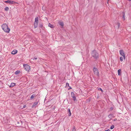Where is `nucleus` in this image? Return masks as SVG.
I'll use <instances>...</instances> for the list:
<instances>
[{
	"mask_svg": "<svg viewBox=\"0 0 131 131\" xmlns=\"http://www.w3.org/2000/svg\"><path fill=\"white\" fill-rule=\"evenodd\" d=\"M3 30L6 32L8 33L10 31V29L8 28L6 24H3L2 26Z\"/></svg>",
	"mask_w": 131,
	"mask_h": 131,
	"instance_id": "f257e3e1",
	"label": "nucleus"
},
{
	"mask_svg": "<svg viewBox=\"0 0 131 131\" xmlns=\"http://www.w3.org/2000/svg\"><path fill=\"white\" fill-rule=\"evenodd\" d=\"M92 56L95 58H97L99 57L98 53L96 51H93L92 53Z\"/></svg>",
	"mask_w": 131,
	"mask_h": 131,
	"instance_id": "f03ea898",
	"label": "nucleus"
},
{
	"mask_svg": "<svg viewBox=\"0 0 131 131\" xmlns=\"http://www.w3.org/2000/svg\"><path fill=\"white\" fill-rule=\"evenodd\" d=\"M24 69L27 71H28L30 69V66L27 64H24Z\"/></svg>",
	"mask_w": 131,
	"mask_h": 131,
	"instance_id": "7ed1b4c3",
	"label": "nucleus"
},
{
	"mask_svg": "<svg viewBox=\"0 0 131 131\" xmlns=\"http://www.w3.org/2000/svg\"><path fill=\"white\" fill-rule=\"evenodd\" d=\"M93 71L94 74L97 76L99 75V73L97 69L96 68L93 69Z\"/></svg>",
	"mask_w": 131,
	"mask_h": 131,
	"instance_id": "20e7f679",
	"label": "nucleus"
},
{
	"mask_svg": "<svg viewBox=\"0 0 131 131\" xmlns=\"http://www.w3.org/2000/svg\"><path fill=\"white\" fill-rule=\"evenodd\" d=\"M120 54L123 56L124 59L125 58V56L124 51L122 50H120L119 51Z\"/></svg>",
	"mask_w": 131,
	"mask_h": 131,
	"instance_id": "39448f33",
	"label": "nucleus"
},
{
	"mask_svg": "<svg viewBox=\"0 0 131 131\" xmlns=\"http://www.w3.org/2000/svg\"><path fill=\"white\" fill-rule=\"evenodd\" d=\"M5 2L9 4H14L16 3V2L10 0H8L7 1H5Z\"/></svg>",
	"mask_w": 131,
	"mask_h": 131,
	"instance_id": "423d86ee",
	"label": "nucleus"
},
{
	"mask_svg": "<svg viewBox=\"0 0 131 131\" xmlns=\"http://www.w3.org/2000/svg\"><path fill=\"white\" fill-rule=\"evenodd\" d=\"M71 94L73 100L74 101L76 99V97L74 95V93L73 92H72L71 93Z\"/></svg>",
	"mask_w": 131,
	"mask_h": 131,
	"instance_id": "0eeeda50",
	"label": "nucleus"
},
{
	"mask_svg": "<svg viewBox=\"0 0 131 131\" xmlns=\"http://www.w3.org/2000/svg\"><path fill=\"white\" fill-rule=\"evenodd\" d=\"M17 51L16 50H13L12 52V53L13 54H16L17 52Z\"/></svg>",
	"mask_w": 131,
	"mask_h": 131,
	"instance_id": "6e6552de",
	"label": "nucleus"
},
{
	"mask_svg": "<svg viewBox=\"0 0 131 131\" xmlns=\"http://www.w3.org/2000/svg\"><path fill=\"white\" fill-rule=\"evenodd\" d=\"M48 26L52 28H54V26L52 24H51L50 23L49 24Z\"/></svg>",
	"mask_w": 131,
	"mask_h": 131,
	"instance_id": "1a4fd4ad",
	"label": "nucleus"
},
{
	"mask_svg": "<svg viewBox=\"0 0 131 131\" xmlns=\"http://www.w3.org/2000/svg\"><path fill=\"white\" fill-rule=\"evenodd\" d=\"M38 23L37 22H35L34 23V27L35 28H36L38 25Z\"/></svg>",
	"mask_w": 131,
	"mask_h": 131,
	"instance_id": "9d476101",
	"label": "nucleus"
},
{
	"mask_svg": "<svg viewBox=\"0 0 131 131\" xmlns=\"http://www.w3.org/2000/svg\"><path fill=\"white\" fill-rule=\"evenodd\" d=\"M15 84L14 83H12L10 85V87H12L14 86Z\"/></svg>",
	"mask_w": 131,
	"mask_h": 131,
	"instance_id": "9b49d317",
	"label": "nucleus"
},
{
	"mask_svg": "<svg viewBox=\"0 0 131 131\" xmlns=\"http://www.w3.org/2000/svg\"><path fill=\"white\" fill-rule=\"evenodd\" d=\"M118 75H120L121 74V69H119L118 70Z\"/></svg>",
	"mask_w": 131,
	"mask_h": 131,
	"instance_id": "f8f14e48",
	"label": "nucleus"
},
{
	"mask_svg": "<svg viewBox=\"0 0 131 131\" xmlns=\"http://www.w3.org/2000/svg\"><path fill=\"white\" fill-rule=\"evenodd\" d=\"M59 24L61 26H63L64 25V24L62 22H60L59 23Z\"/></svg>",
	"mask_w": 131,
	"mask_h": 131,
	"instance_id": "ddd939ff",
	"label": "nucleus"
},
{
	"mask_svg": "<svg viewBox=\"0 0 131 131\" xmlns=\"http://www.w3.org/2000/svg\"><path fill=\"white\" fill-rule=\"evenodd\" d=\"M38 102H35L33 104V105L32 106V107H34V106H36V105H37L38 104Z\"/></svg>",
	"mask_w": 131,
	"mask_h": 131,
	"instance_id": "4468645a",
	"label": "nucleus"
},
{
	"mask_svg": "<svg viewBox=\"0 0 131 131\" xmlns=\"http://www.w3.org/2000/svg\"><path fill=\"white\" fill-rule=\"evenodd\" d=\"M35 22H37L38 23V18L37 17H36L35 19Z\"/></svg>",
	"mask_w": 131,
	"mask_h": 131,
	"instance_id": "2eb2a0df",
	"label": "nucleus"
},
{
	"mask_svg": "<svg viewBox=\"0 0 131 131\" xmlns=\"http://www.w3.org/2000/svg\"><path fill=\"white\" fill-rule=\"evenodd\" d=\"M68 112L69 113V116H70L71 115V113L70 109L69 108L68 110Z\"/></svg>",
	"mask_w": 131,
	"mask_h": 131,
	"instance_id": "dca6fc26",
	"label": "nucleus"
},
{
	"mask_svg": "<svg viewBox=\"0 0 131 131\" xmlns=\"http://www.w3.org/2000/svg\"><path fill=\"white\" fill-rule=\"evenodd\" d=\"M35 96V95L34 94H33L30 97V98L33 99Z\"/></svg>",
	"mask_w": 131,
	"mask_h": 131,
	"instance_id": "f3484780",
	"label": "nucleus"
},
{
	"mask_svg": "<svg viewBox=\"0 0 131 131\" xmlns=\"http://www.w3.org/2000/svg\"><path fill=\"white\" fill-rule=\"evenodd\" d=\"M108 117L110 118H112V114H110L108 116Z\"/></svg>",
	"mask_w": 131,
	"mask_h": 131,
	"instance_id": "a211bd4d",
	"label": "nucleus"
},
{
	"mask_svg": "<svg viewBox=\"0 0 131 131\" xmlns=\"http://www.w3.org/2000/svg\"><path fill=\"white\" fill-rule=\"evenodd\" d=\"M20 71L19 70L15 72V74H19L20 72Z\"/></svg>",
	"mask_w": 131,
	"mask_h": 131,
	"instance_id": "6ab92c4d",
	"label": "nucleus"
},
{
	"mask_svg": "<svg viewBox=\"0 0 131 131\" xmlns=\"http://www.w3.org/2000/svg\"><path fill=\"white\" fill-rule=\"evenodd\" d=\"M37 59V57H34V58H31V60L32 61V60H34V59L36 60V59Z\"/></svg>",
	"mask_w": 131,
	"mask_h": 131,
	"instance_id": "aec40b11",
	"label": "nucleus"
},
{
	"mask_svg": "<svg viewBox=\"0 0 131 131\" xmlns=\"http://www.w3.org/2000/svg\"><path fill=\"white\" fill-rule=\"evenodd\" d=\"M120 60L121 61H122L123 60V58L122 57H121L120 58Z\"/></svg>",
	"mask_w": 131,
	"mask_h": 131,
	"instance_id": "412c9836",
	"label": "nucleus"
},
{
	"mask_svg": "<svg viewBox=\"0 0 131 131\" xmlns=\"http://www.w3.org/2000/svg\"><path fill=\"white\" fill-rule=\"evenodd\" d=\"M114 125H112L110 127V129H112L114 128Z\"/></svg>",
	"mask_w": 131,
	"mask_h": 131,
	"instance_id": "4be33fe9",
	"label": "nucleus"
},
{
	"mask_svg": "<svg viewBox=\"0 0 131 131\" xmlns=\"http://www.w3.org/2000/svg\"><path fill=\"white\" fill-rule=\"evenodd\" d=\"M9 8L8 7H6L5 8V10L6 11H7L8 9Z\"/></svg>",
	"mask_w": 131,
	"mask_h": 131,
	"instance_id": "5701e85b",
	"label": "nucleus"
},
{
	"mask_svg": "<svg viewBox=\"0 0 131 131\" xmlns=\"http://www.w3.org/2000/svg\"><path fill=\"white\" fill-rule=\"evenodd\" d=\"M122 19L124 20H125V17H124V15L123 16V17H122Z\"/></svg>",
	"mask_w": 131,
	"mask_h": 131,
	"instance_id": "b1692460",
	"label": "nucleus"
},
{
	"mask_svg": "<svg viewBox=\"0 0 131 131\" xmlns=\"http://www.w3.org/2000/svg\"><path fill=\"white\" fill-rule=\"evenodd\" d=\"M72 131H76V130L75 128H73V130H72Z\"/></svg>",
	"mask_w": 131,
	"mask_h": 131,
	"instance_id": "393cba45",
	"label": "nucleus"
},
{
	"mask_svg": "<svg viewBox=\"0 0 131 131\" xmlns=\"http://www.w3.org/2000/svg\"><path fill=\"white\" fill-rule=\"evenodd\" d=\"M66 85L67 86H69V84L68 83H66Z\"/></svg>",
	"mask_w": 131,
	"mask_h": 131,
	"instance_id": "a878e982",
	"label": "nucleus"
},
{
	"mask_svg": "<svg viewBox=\"0 0 131 131\" xmlns=\"http://www.w3.org/2000/svg\"><path fill=\"white\" fill-rule=\"evenodd\" d=\"M28 41H25L24 42V43H28Z\"/></svg>",
	"mask_w": 131,
	"mask_h": 131,
	"instance_id": "bb28decb",
	"label": "nucleus"
},
{
	"mask_svg": "<svg viewBox=\"0 0 131 131\" xmlns=\"http://www.w3.org/2000/svg\"><path fill=\"white\" fill-rule=\"evenodd\" d=\"M119 23H118V28H119Z\"/></svg>",
	"mask_w": 131,
	"mask_h": 131,
	"instance_id": "cd10ccee",
	"label": "nucleus"
},
{
	"mask_svg": "<svg viewBox=\"0 0 131 131\" xmlns=\"http://www.w3.org/2000/svg\"><path fill=\"white\" fill-rule=\"evenodd\" d=\"M100 90H101L102 92V89L101 88H100Z\"/></svg>",
	"mask_w": 131,
	"mask_h": 131,
	"instance_id": "c85d7f7f",
	"label": "nucleus"
},
{
	"mask_svg": "<svg viewBox=\"0 0 131 131\" xmlns=\"http://www.w3.org/2000/svg\"><path fill=\"white\" fill-rule=\"evenodd\" d=\"M26 107V106L25 105H24V106H23V108H25V107Z\"/></svg>",
	"mask_w": 131,
	"mask_h": 131,
	"instance_id": "c756f323",
	"label": "nucleus"
},
{
	"mask_svg": "<svg viewBox=\"0 0 131 131\" xmlns=\"http://www.w3.org/2000/svg\"><path fill=\"white\" fill-rule=\"evenodd\" d=\"M108 130H106L105 131H108Z\"/></svg>",
	"mask_w": 131,
	"mask_h": 131,
	"instance_id": "7c9ffc66",
	"label": "nucleus"
},
{
	"mask_svg": "<svg viewBox=\"0 0 131 131\" xmlns=\"http://www.w3.org/2000/svg\"><path fill=\"white\" fill-rule=\"evenodd\" d=\"M42 26L41 25L40 26V27H42Z\"/></svg>",
	"mask_w": 131,
	"mask_h": 131,
	"instance_id": "2f4dec72",
	"label": "nucleus"
},
{
	"mask_svg": "<svg viewBox=\"0 0 131 131\" xmlns=\"http://www.w3.org/2000/svg\"><path fill=\"white\" fill-rule=\"evenodd\" d=\"M128 1H131V0H128Z\"/></svg>",
	"mask_w": 131,
	"mask_h": 131,
	"instance_id": "473e14b6",
	"label": "nucleus"
},
{
	"mask_svg": "<svg viewBox=\"0 0 131 131\" xmlns=\"http://www.w3.org/2000/svg\"><path fill=\"white\" fill-rule=\"evenodd\" d=\"M109 0H108V2Z\"/></svg>",
	"mask_w": 131,
	"mask_h": 131,
	"instance_id": "72a5a7b5",
	"label": "nucleus"
}]
</instances>
